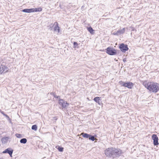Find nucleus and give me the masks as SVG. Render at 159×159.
I'll return each instance as SVG.
<instances>
[{"instance_id": "5701e85b", "label": "nucleus", "mask_w": 159, "mask_h": 159, "mask_svg": "<svg viewBox=\"0 0 159 159\" xmlns=\"http://www.w3.org/2000/svg\"><path fill=\"white\" fill-rule=\"evenodd\" d=\"M88 30L90 33L92 34L93 32L94 31L93 30L91 27H90L88 28Z\"/></svg>"}, {"instance_id": "ddd939ff", "label": "nucleus", "mask_w": 159, "mask_h": 159, "mask_svg": "<svg viewBox=\"0 0 159 159\" xmlns=\"http://www.w3.org/2000/svg\"><path fill=\"white\" fill-rule=\"evenodd\" d=\"M94 100L96 102H98V104H100L101 101L100 99V97H96L94 98Z\"/></svg>"}, {"instance_id": "6ab92c4d", "label": "nucleus", "mask_w": 159, "mask_h": 159, "mask_svg": "<svg viewBox=\"0 0 159 159\" xmlns=\"http://www.w3.org/2000/svg\"><path fill=\"white\" fill-rule=\"evenodd\" d=\"M89 139V140H91L93 141H94L95 139L94 136L91 134H90Z\"/></svg>"}, {"instance_id": "aec40b11", "label": "nucleus", "mask_w": 159, "mask_h": 159, "mask_svg": "<svg viewBox=\"0 0 159 159\" xmlns=\"http://www.w3.org/2000/svg\"><path fill=\"white\" fill-rule=\"evenodd\" d=\"M31 128L32 130L36 131L37 129V126L36 125H33L32 126Z\"/></svg>"}, {"instance_id": "412c9836", "label": "nucleus", "mask_w": 159, "mask_h": 159, "mask_svg": "<svg viewBox=\"0 0 159 159\" xmlns=\"http://www.w3.org/2000/svg\"><path fill=\"white\" fill-rule=\"evenodd\" d=\"M126 83L122 81H120L119 82V84L120 85H121L122 86H123L125 87V84Z\"/></svg>"}, {"instance_id": "f257e3e1", "label": "nucleus", "mask_w": 159, "mask_h": 159, "mask_svg": "<svg viewBox=\"0 0 159 159\" xmlns=\"http://www.w3.org/2000/svg\"><path fill=\"white\" fill-rule=\"evenodd\" d=\"M104 153L107 157L114 158L120 156L122 153V152L119 149L111 147L106 149Z\"/></svg>"}, {"instance_id": "dca6fc26", "label": "nucleus", "mask_w": 159, "mask_h": 159, "mask_svg": "<svg viewBox=\"0 0 159 159\" xmlns=\"http://www.w3.org/2000/svg\"><path fill=\"white\" fill-rule=\"evenodd\" d=\"M56 148L60 152H62L63 151L64 148L61 147H60L59 146H57L56 147Z\"/></svg>"}, {"instance_id": "6e6552de", "label": "nucleus", "mask_w": 159, "mask_h": 159, "mask_svg": "<svg viewBox=\"0 0 159 159\" xmlns=\"http://www.w3.org/2000/svg\"><path fill=\"white\" fill-rule=\"evenodd\" d=\"M54 26V31L55 32L58 33L60 31V28L58 26V24L57 23L55 22V23L53 26L55 25Z\"/></svg>"}, {"instance_id": "a878e982", "label": "nucleus", "mask_w": 159, "mask_h": 159, "mask_svg": "<svg viewBox=\"0 0 159 159\" xmlns=\"http://www.w3.org/2000/svg\"><path fill=\"white\" fill-rule=\"evenodd\" d=\"M113 34L115 35H119V34L118 32V31L116 32H115L113 33Z\"/></svg>"}, {"instance_id": "7c9ffc66", "label": "nucleus", "mask_w": 159, "mask_h": 159, "mask_svg": "<svg viewBox=\"0 0 159 159\" xmlns=\"http://www.w3.org/2000/svg\"><path fill=\"white\" fill-rule=\"evenodd\" d=\"M123 61L124 62H125V61H126V59H123Z\"/></svg>"}, {"instance_id": "2f4dec72", "label": "nucleus", "mask_w": 159, "mask_h": 159, "mask_svg": "<svg viewBox=\"0 0 159 159\" xmlns=\"http://www.w3.org/2000/svg\"><path fill=\"white\" fill-rule=\"evenodd\" d=\"M54 118V119L55 120H57V119L56 117H55Z\"/></svg>"}, {"instance_id": "f3484780", "label": "nucleus", "mask_w": 159, "mask_h": 159, "mask_svg": "<svg viewBox=\"0 0 159 159\" xmlns=\"http://www.w3.org/2000/svg\"><path fill=\"white\" fill-rule=\"evenodd\" d=\"M27 142V140L26 138H23L20 139V143H21L25 144Z\"/></svg>"}, {"instance_id": "bb28decb", "label": "nucleus", "mask_w": 159, "mask_h": 159, "mask_svg": "<svg viewBox=\"0 0 159 159\" xmlns=\"http://www.w3.org/2000/svg\"><path fill=\"white\" fill-rule=\"evenodd\" d=\"M67 112L68 113V115L70 116L71 115V113L69 111H71V110H66Z\"/></svg>"}, {"instance_id": "1a4fd4ad", "label": "nucleus", "mask_w": 159, "mask_h": 159, "mask_svg": "<svg viewBox=\"0 0 159 159\" xmlns=\"http://www.w3.org/2000/svg\"><path fill=\"white\" fill-rule=\"evenodd\" d=\"M125 87H127L128 88L131 89L133 86V83L130 82H128L126 83L125 84Z\"/></svg>"}, {"instance_id": "7ed1b4c3", "label": "nucleus", "mask_w": 159, "mask_h": 159, "mask_svg": "<svg viewBox=\"0 0 159 159\" xmlns=\"http://www.w3.org/2000/svg\"><path fill=\"white\" fill-rule=\"evenodd\" d=\"M106 52L110 55H114L116 54V50L113 48L108 47L106 49Z\"/></svg>"}, {"instance_id": "0eeeda50", "label": "nucleus", "mask_w": 159, "mask_h": 159, "mask_svg": "<svg viewBox=\"0 0 159 159\" xmlns=\"http://www.w3.org/2000/svg\"><path fill=\"white\" fill-rule=\"evenodd\" d=\"M13 150L11 148H8L5 149L2 152L3 153H8L11 157H12Z\"/></svg>"}, {"instance_id": "f8f14e48", "label": "nucleus", "mask_w": 159, "mask_h": 159, "mask_svg": "<svg viewBox=\"0 0 159 159\" xmlns=\"http://www.w3.org/2000/svg\"><path fill=\"white\" fill-rule=\"evenodd\" d=\"M81 135H82V137L84 138L89 139L90 134L86 133H82L81 134Z\"/></svg>"}, {"instance_id": "f03ea898", "label": "nucleus", "mask_w": 159, "mask_h": 159, "mask_svg": "<svg viewBox=\"0 0 159 159\" xmlns=\"http://www.w3.org/2000/svg\"><path fill=\"white\" fill-rule=\"evenodd\" d=\"M143 85L151 92L156 93L159 90V85L157 83L145 81L143 83Z\"/></svg>"}, {"instance_id": "2eb2a0df", "label": "nucleus", "mask_w": 159, "mask_h": 159, "mask_svg": "<svg viewBox=\"0 0 159 159\" xmlns=\"http://www.w3.org/2000/svg\"><path fill=\"white\" fill-rule=\"evenodd\" d=\"M119 34H122L125 32V28H123L122 29L120 30H118Z\"/></svg>"}, {"instance_id": "c756f323", "label": "nucleus", "mask_w": 159, "mask_h": 159, "mask_svg": "<svg viewBox=\"0 0 159 159\" xmlns=\"http://www.w3.org/2000/svg\"><path fill=\"white\" fill-rule=\"evenodd\" d=\"M1 113L3 115V116H4V114H5L4 113V112L2 111H1Z\"/></svg>"}, {"instance_id": "423d86ee", "label": "nucleus", "mask_w": 159, "mask_h": 159, "mask_svg": "<svg viewBox=\"0 0 159 159\" xmlns=\"http://www.w3.org/2000/svg\"><path fill=\"white\" fill-rule=\"evenodd\" d=\"M119 48L120 51L122 52H125L128 50V48L127 45L125 44L124 43H121L120 44Z\"/></svg>"}, {"instance_id": "39448f33", "label": "nucleus", "mask_w": 159, "mask_h": 159, "mask_svg": "<svg viewBox=\"0 0 159 159\" xmlns=\"http://www.w3.org/2000/svg\"><path fill=\"white\" fill-rule=\"evenodd\" d=\"M9 68L6 66L1 65L0 66V74L6 73L9 70Z\"/></svg>"}, {"instance_id": "c85d7f7f", "label": "nucleus", "mask_w": 159, "mask_h": 159, "mask_svg": "<svg viewBox=\"0 0 159 159\" xmlns=\"http://www.w3.org/2000/svg\"><path fill=\"white\" fill-rule=\"evenodd\" d=\"M53 96L54 97H55V98H58L59 97V96H57L56 94H54V93H53Z\"/></svg>"}, {"instance_id": "4be33fe9", "label": "nucleus", "mask_w": 159, "mask_h": 159, "mask_svg": "<svg viewBox=\"0 0 159 159\" xmlns=\"http://www.w3.org/2000/svg\"><path fill=\"white\" fill-rule=\"evenodd\" d=\"M153 144L154 146H157L159 144L158 139H157L153 141Z\"/></svg>"}, {"instance_id": "20e7f679", "label": "nucleus", "mask_w": 159, "mask_h": 159, "mask_svg": "<svg viewBox=\"0 0 159 159\" xmlns=\"http://www.w3.org/2000/svg\"><path fill=\"white\" fill-rule=\"evenodd\" d=\"M59 103L62 108H66V107L69 106V104L67 103L63 99L59 98L58 99Z\"/></svg>"}, {"instance_id": "9d476101", "label": "nucleus", "mask_w": 159, "mask_h": 159, "mask_svg": "<svg viewBox=\"0 0 159 159\" xmlns=\"http://www.w3.org/2000/svg\"><path fill=\"white\" fill-rule=\"evenodd\" d=\"M22 11L23 12H26V13H30L33 12V9L32 8L31 9H24L22 10Z\"/></svg>"}, {"instance_id": "4468645a", "label": "nucleus", "mask_w": 159, "mask_h": 159, "mask_svg": "<svg viewBox=\"0 0 159 159\" xmlns=\"http://www.w3.org/2000/svg\"><path fill=\"white\" fill-rule=\"evenodd\" d=\"M33 9V12H39L41 11H42V9L41 7H39L38 8H32Z\"/></svg>"}, {"instance_id": "b1692460", "label": "nucleus", "mask_w": 159, "mask_h": 159, "mask_svg": "<svg viewBox=\"0 0 159 159\" xmlns=\"http://www.w3.org/2000/svg\"><path fill=\"white\" fill-rule=\"evenodd\" d=\"M16 136L18 138H21L22 137V135L19 134H16Z\"/></svg>"}, {"instance_id": "393cba45", "label": "nucleus", "mask_w": 159, "mask_h": 159, "mask_svg": "<svg viewBox=\"0 0 159 159\" xmlns=\"http://www.w3.org/2000/svg\"><path fill=\"white\" fill-rule=\"evenodd\" d=\"M73 44H74V48H76L78 46V43L76 42H74Z\"/></svg>"}, {"instance_id": "cd10ccee", "label": "nucleus", "mask_w": 159, "mask_h": 159, "mask_svg": "<svg viewBox=\"0 0 159 159\" xmlns=\"http://www.w3.org/2000/svg\"><path fill=\"white\" fill-rule=\"evenodd\" d=\"M4 116H5L7 119L9 120H10V118L6 114H4Z\"/></svg>"}, {"instance_id": "9b49d317", "label": "nucleus", "mask_w": 159, "mask_h": 159, "mask_svg": "<svg viewBox=\"0 0 159 159\" xmlns=\"http://www.w3.org/2000/svg\"><path fill=\"white\" fill-rule=\"evenodd\" d=\"M9 138L8 137H3L1 141L3 143H5L7 142Z\"/></svg>"}, {"instance_id": "a211bd4d", "label": "nucleus", "mask_w": 159, "mask_h": 159, "mask_svg": "<svg viewBox=\"0 0 159 159\" xmlns=\"http://www.w3.org/2000/svg\"><path fill=\"white\" fill-rule=\"evenodd\" d=\"M152 139L153 141L157 140L158 139V137L157 135L155 134H153L152 136Z\"/></svg>"}]
</instances>
